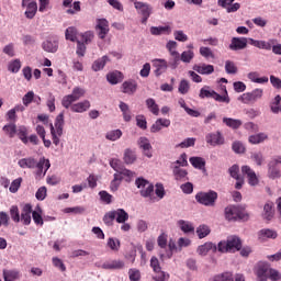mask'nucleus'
<instances>
[{
	"label": "nucleus",
	"instance_id": "54",
	"mask_svg": "<svg viewBox=\"0 0 281 281\" xmlns=\"http://www.w3.org/2000/svg\"><path fill=\"white\" fill-rule=\"evenodd\" d=\"M154 273H156V276L153 277V280L155 281H168L170 279V274L161 271V268L159 271H155Z\"/></svg>",
	"mask_w": 281,
	"mask_h": 281
},
{
	"label": "nucleus",
	"instance_id": "44",
	"mask_svg": "<svg viewBox=\"0 0 281 281\" xmlns=\"http://www.w3.org/2000/svg\"><path fill=\"white\" fill-rule=\"evenodd\" d=\"M178 225L184 234H190L191 232H194V226L190 222H186L183 220L178 221Z\"/></svg>",
	"mask_w": 281,
	"mask_h": 281
},
{
	"label": "nucleus",
	"instance_id": "30",
	"mask_svg": "<svg viewBox=\"0 0 281 281\" xmlns=\"http://www.w3.org/2000/svg\"><path fill=\"white\" fill-rule=\"evenodd\" d=\"M42 48L44 49V52H48L49 54H56V52H58V42H52L47 40L43 42Z\"/></svg>",
	"mask_w": 281,
	"mask_h": 281
},
{
	"label": "nucleus",
	"instance_id": "1",
	"mask_svg": "<svg viewBox=\"0 0 281 281\" xmlns=\"http://www.w3.org/2000/svg\"><path fill=\"white\" fill-rule=\"evenodd\" d=\"M18 166H20V168H29L31 170H34V168H37V171H36L37 177H45L49 168H52V164L49 162V159H46L45 157L40 158L38 161H36V159L32 157L22 158L18 161Z\"/></svg>",
	"mask_w": 281,
	"mask_h": 281
},
{
	"label": "nucleus",
	"instance_id": "26",
	"mask_svg": "<svg viewBox=\"0 0 281 281\" xmlns=\"http://www.w3.org/2000/svg\"><path fill=\"white\" fill-rule=\"evenodd\" d=\"M193 71H196L202 76H210V74H214V67L212 65L206 64L194 65Z\"/></svg>",
	"mask_w": 281,
	"mask_h": 281
},
{
	"label": "nucleus",
	"instance_id": "22",
	"mask_svg": "<svg viewBox=\"0 0 281 281\" xmlns=\"http://www.w3.org/2000/svg\"><path fill=\"white\" fill-rule=\"evenodd\" d=\"M97 30L99 32V38H106V34H109V21H106V19H99Z\"/></svg>",
	"mask_w": 281,
	"mask_h": 281
},
{
	"label": "nucleus",
	"instance_id": "42",
	"mask_svg": "<svg viewBox=\"0 0 281 281\" xmlns=\"http://www.w3.org/2000/svg\"><path fill=\"white\" fill-rule=\"evenodd\" d=\"M209 281H234V274L232 272H223L209 279Z\"/></svg>",
	"mask_w": 281,
	"mask_h": 281
},
{
	"label": "nucleus",
	"instance_id": "58",
	"mask_svg": "<svg viewBox=\"0 0 281 281\" xmlns=\"http://www.w3.org/2000/svg\"><path fill=\"white\" fill-rule=\"evenodd\" d=\"M139 148H143V150L146 153L147 150H150L153 148V145H150V140L146 137H140L138 140Z\"/></svg>",
	"mask_w": 281,
	"mask_h": 281
},
{
	"label": "nucleus",
	"instance_id": "13",
	"mask_svg": "<svg viewBox=\"0 0 281 281\" xmlns=\"http://www.w3.org/2000/svg\"><path fill=\"white\" fill-rule=\"evenodd\" d=\"M110 166L115 170V172H121L124 177H128V179H133V177H135V172L124 168V166H122V160L117 158H112L110 160Z\"/></svg>",
	"mask_w": 281,
	"mask_h": 281
},
{
	"label": "nucleus",
	"instance_id": "4",
	"mask_svg": "<svg viewBox=\"0 0 281 281\" xmlns=\"http://www.w3.org/2000/svg\"><path fill=\"white\" fill-rule=\"evenodd\" d=\"M135 186L140 190V196L144 199H149L151 203H155L157 201V196H155V186L148 180L144 178H137L135 180Z\"/></svg>",
	"mask_w": 281,
	"mask_h": 281
},
{
	"label": "nucleus",
	"instance_id": "41",
	"mask_svg": "<svg viewBox=\"0 0 281 281\" xmlns=\"http://www.w3.org/2000/svg\"><path fill=\"white\" fill-rule=\"evenodd\" d=\"M188 166V155L186 153L181 154L179 159L171 162V168H186Z\"/></svg>",
	"mask_w": 281,
	"mask_h": 281
},
{
	"label": "nucleus",
	"instance_id": "60",
	"mask_svg": "<svg viewBox=\"0 0 281 281\" xmlns=\"http://www.w3.org/2000/svg\"><path fill=\"white\" fill-rule=\"evenodd\" d=\"M136 125L138 126V128L146 131V128H148V122H146V116L137 115L136 116Z\"/></svg>",
	"mask_w": 281,
	"mask_h": 281
},
{
	"label": "nucleus",
	"instance_id": "8",
	"mask_svg": "<svg viewBox=\"0 0 281 281\" xmlns=\"http://www.w3.org/2000/svg\"><path fill=\"white\" fill-rule=\"evenodd\" d=\"M200 98L201 100H205V98H213L216 102H225L226 104H229V95H227V90L225 89V95L218 94L214 90H210V87H203L200 90Z\"/></svg>",
	"mask_w": 281,
	"mask_h": 281
},
{
	"label": "nucleus",
	"instance_id": "14",
	"mask_svg": "<svg viewBox=\"0 0 281 281\" xmlns=\"http://www.w3.org/2000/svg\"><path fill=\"white\" fill-rule=\"evenodd\" d=\"M262 93H263V90L260 88H257V89L252 90L251 92L244 93L239 98V100H241V102L244 104H249L251 102H256L257 100H260V98H262Z\"/></svg>",
	"mask_w": 281,
	"mask_h": 281
},
{
	"label": "nucleus",
	"instance_id": "59",
	"mask_svg": "<svg viewBox=\"0 0 281 281\" xmlns=\"http://www.w3.org/2000/svg\"><path fill=\"white\" fill-rule=\"evenodd\" d=\"M225 71L226 74H238V67H236V64H234V61L226 60Z\"/></svg>",
	"mask_w": 281,
	"mask_h": 281
},
{
	"label": "nucleus",
	"instance_id": "32",
	"mask_svg": "<svg viewBox=\"0 0 281 281\" xmlns=\"http://www.w3.org/2000/svg\"><path fill=\"white\" fill-rule=\"evenodd\" d=\"M123 79L124 77L120 71H113L106 75V80L110 82V85H119V82H122Z\"/></svg>",
	"mask_w": 281,
	"mask_h": 281
},
{
	"label": "nucleus",
	"instance_id": "50",
	"mask_svg": "<svg viewBox=\"0 0 281 281\" xmlns=\"http://www.w3.org/2000/svg\"><path fill=\"white\" fill-rule=\"evenodd\" d=\"M265 139H267V135L261 133V134L249 136L248 142L250 144H262Z\"/></svg>",
	"mask_w": 281,
	"mask_h": 281
},
{
	"label": "nucleus",
	"instance_id": "33",
	"mask_svg": "<svg viewBox=\"0 0 281 281\" xmlns=\"http://www.w3.org/2000/svg\"><path fill=\"white\" fill-rule=\"evenodd\" d=\"M189 161L193 168H196L198 170H203L205 172V159L201 157H191L189 158Z\"/></svg>",
	"mask_w": 281,
	"mask_h": 281
},
{
	"label": "nucleus",
	"instance_id": "39",
	"mask_svg": "<svg viewBox=\"0 0 281 281\" xmlns=\"http://www.w3.org/2000/svg\"><path fill=\"white\" fill-rule=\"evenodd\" d=\"M223 123L226 124L228 128H233V130L240 128V126H243V121L232 119V117H224Z\"/></svg>",
	"mask_w": 281,
	"mask_h": 281
},
{
	"label": "nucleus",
	"instance_id": "9",
	"mask_svg": "<svg viewBox=\"0 0 281 281\" xmlns=\"http://www.w3.org/2000/svg\"><path fill=\"white\" fill-rule=\"evenodd\" d=\"M85 89L80 88V87H75L72 89V93L71 94H67L61 100V106H64V109H69V106H71V104H74V102H78V100H80V98H85Z\"/></svg>",
	"mask_w": 281,
	"mask_h": 281
},
{
	"label": "nucleus",
	"instance_id": "3",
	"mask_svg": "<svg viewBox=\"0 0 281 281\" xmlns=\"http://www.w3.org/2000/svg\"><path fill=\"white\" fill-rule=\"evenodd\" d=\"M158 247H160V259L164 260L165 258H172V254L175 252V249H177V244L175 243V239H170L168 241V235L166 233H161L157 238Z\"/></svg>",
	"mask_w": 281,
	"mask_h": 281
},
{
	"label": "nucleus",
	"instance_id": "7",
	"mask_svg": "<svg viewBox=\"0 0 281 281\" xmlns=\"http://www.w3.org/2000/svg\"><path fill=\"white\" fill-rule=\"evenodd\" d=\"M225 217L227 221H247L249 214L245 212V209L241 206L229 205L225 209Z\"/></svg>",
	"mask_w": 281,
	"mask_h": 281
},
{
	"label": "nucleus",
	"instance_id": "64",
	"mask_svg": "<svg viewBox=\"0 0 281 281\" xmlns=\"http://www.w3.org/2000/svg\"><path fill=\"white\" fill-rule=\"evenodd\" d=\"M268 278H269L271 281H278V280H281V273H280V271L270 268Z\"/></svg>",
	"mask_w": 281,
	"mask_h": 281
},
{
	"label": "nucleus",
	"instance_id": "63",
	"mask_svg": "<svg viewBox=\"0 0 281 281\" xmlns=\"http://www.w3.org/2000/svg\"><path fill=\"white\" fill-rule=\"evenodd\" d=\"M42 211H33L32 213V218L35 223V225H41L43 226L44 225V222H43V215L41 214Z\"/></svg>",
	"mask_w": 281,
	"mask_h": 281
},
{
	"label": "nucleus",
	"instance_id": "29",
	"mask_svg": "<svg viewBox=\"0 0 281 281\" xmlns=\"http://www.w3.org/2000/svg\"><path fill=\"white\" fill-rule=\"evenodd\" d=\"M106 63H109V56H106V55L94 60L92 64V71H102V69H104V67H106Z\"/></svg>",
	"mask_w": 281,
	"mask_h": 281
},
{
	"label": "nucleus",
	"instance_id": "21",
	"mask_svg": "<svg viewBox=\"0 0 281 281\" xmlns=\"http://www.w3.org/2000/svg\"><path fill=\"white\" fill-rule=\"evenodd\" d=\"M69 109L72 113H86L88 109H91V102L89 100H83L75 104L71 103Z\"/></svg>",
	"mask_w": 281,
	"mask_h": 281
},
{
	"label": "nucleus",
	"instance_id": "36",
	"mask_svg": "<svg viewBox=\"0 0 281 281\" xmlns=\"http://www.w3.org/2000/svg\"><path fill=\"white\" fill-rule=\"evenodd\" d=\"M172 30H170V26H151L150 27V34L153 36H160V34H170Z\"/></svg>",
	"mask_w": 281,
	"mask_h": 281
},
{
	"label": "nucleus",
	"instance_id": "57",
	"mask_svg": "<svg viewBox=\"0 0 281 281\" xmlns=\"http://www.w3.org/2000/svg\"><path fill=\"white\" fill-rule=\"evenodd\" d=\"M18 136L21 139V142L23 144H27L29 139H27V127L25 126H21L18 130Z\"/></svg>",
	"mask_w": 281,
	"mask_h": 281
},
{
	"label": "nucleus",
	"instance_id": "19",
	"mask_svg": "<svg viewBox=\"0 0 281 281\" xmlns=\"http://www.w3.org/2000/svg\"><path fill=\"white\" fill-rule=\"evenodd\" d=\"M32 204H24L21 211L20 221L23 225H31L32 223Z\"/></svg>",
	"mask_w": 281,
	"mask_h": 281
},
{
	"label": "nucleus",
	"instance_id": "62",
	"mask_svg": "<svg viewBox=\"0 0 281 281\" xmlns=\"http://www.w3.org/2000/svg\"><path fill=\"white\" fill-rule=\"evenodd\" d=\"M130 281H139L142 280V272L137 269H130L128 270Z\"/></svg>",
	"mask_w": 281,
	"mask_h": 281
},
{
	"label": "nucleus",
	"instance_id": "17",
	"mask_svg": "<svg viewBox=\"0 0 281 281\" xmlns=\"http://www.w3.org/2000/svg\"><path fill=\"white\" fill-rule=\"evenodd\" d=\"M247 37H233L228 47L232 52H240L247 49Z\"/></svg>",
	"mask_w": 281,
	"mask_h": 281
},
{
	"label": "nucleus",
	"instance_id": "2",
	"mask_svg": "<svg viewBox=\"0 0 281 281\" xmlns=\"http://www.w3.org/2000/svg\"><path fill=\"white\" fill-rule=\"evenodd\" d=\"M243 249V241L238 236H229L226 240H221L217 244V251L220 254H236Z\"/></svg>",
	"mask_w": 281,
	"mask_h": 281
},
{
	"label": "nucleus",
	"instance_id": "10",
	"mask_svg": "<svg viewBox=\"0 0 281 281\" xmlns=\"http://www.w3.org/2000/svg\"><path fill=\"white\" fill-rule=\"evenodd\" d=\"M271 266L265 261H260L255 267V276L257 277V281H268L269 280V271Z\"/></svg>",
	"mask_w": 281,
	"mask_h": 281
},
{
	"label": "nucleus",
	"instance_id": "27",
	"mask_svg": "<svg viewBox=\"0 0 281 281\" xmlns=\"http://www.w3.org/2000/svg\"><path fill=\"white\" fill-rule=\"evenodd\" d=\"M122 91L127 95H133L137 91V82L134 80H127L122 83Z\"/></svg>",
	"mask_w": 281,
	"mask_h": 281
},
{
	"label": "nucleus",
	"instance_id": "38",
	"mask_svg": "<svg viewBox=\"0 0 281 281\" xmlns=\"http://www.w3.org/2000/svg\"><path fill=\"white\" fill-rule=\"evenodd\" d=\"M123 180H124V173L116 171L114 173L113 180L111 181V190L115 192L117 188H120V183H122Z\"/></svg>",
	"mask_w": 281,
	"mask_h": 281
},
{
	"label": "nucleus",
	"instance_id": "20",
	"mask_svg": "<svg viewBox=\"0 0 281 281\" xmlns=\"http://www.w3.org/2000/svg\"><path fill=\"white\" fill-rule=\"evenodd\" d=\"M210 251H213V254H216L218 251V246L212 241H206L203 245H200L196 249V252L199 256H207Z\"/></svg>",
	"mask_w": 281,
	"mask_h": 281
},
{
	"label": "nucleus",
	"instance_id": "52",
	"mask_svg": "<svg viewBox=\"0 0 281 281\" xmlns=\"http://www.w3.org/2000/svg\"><path fill=\"white\" fill-rule=\"evenodd\" d=\"M280 102H281V97L280 94H277L274 97V100L270 103V109L272 111V113H280Z\"/></svg>",
	"mask_w": 281,
	"mask_h": 281
},
{
	"label": "nucleus",
	"instance_id": "51",
	"mask_svg": "<svg viewBox=\"0 0 281 281\" xmlns=\"http://www.w3.org/2000/svg\"><path fill=\"white\" fill-rule=\"evenodd\" d=\"M2 131L5 135H9V137H14V135H16V125L14 123L7 124L3 126Z\"/></svg>",
	"mask_w": 281,
	"mask_h": 281
},
{
	"label": "nucleus",
	"instance_id": "28",
	"mask_svg": "<svg viewBox=\"0 0 281 281\" xmlns=\"http://www.w3.org/2000/svg\"><path fill=\"white\" fill-rule=\"evenodd\" d=\"M125 265L123 260H111V261H105L102 265V269H108V270H120L124 269Z\"/></svg>",
	"mask_w": 281,
	"mask_h": 281
},
{
	"label": "nucleus",
	"instance_id": "47",
	"mask_svg": "<svg viewBox=\"0 0 281 281\" xmlns=\"http://www.w3.org/2000/svg\"><path fill=\"white\" fill-rule=\"evenodd\" d=\"M120 137H122V130H113L105 135V139H109L110 142H117Z\"/></svg>",
	"mask_w": 281,
	"mask_h": 281
},
{
	"label": "nucleus",
	"instance_id": "40",
	"mask_svg": "<svg viewBox=\"0 0 281 281\" xmlns=\"http://www.w3.org/2000/svg\"><path fill=\"white\" fill-rule=\"evenodd\" d=\"M123 160L124 164H126L127 166L131 164H135V161L137 160V155H135V151L131 149H125Z\"/></svg>",
	"mask_w": 281,
	"mask_h": 281
},
{
	"label": "nucleus",
	"instance_id": "43",
	"mask_svg": "<svg viewBox=\"0 0 281 281\" xmlns=\"http://www.w3.org/2000/svg\"><path fill=\"white\" fill-rule=\"evenodd\" d=\"M146 106L153 113V115H159V105L155 101V99L149 98L146 100Z\"/></svg>",
	"mask_w": 281,
	"mask_h": 281
},
{
	"label": "nucleus",
	"instance_id": "24",
	"mask_svg": "<svg viewBox=\"0 0 281 281\" xmlns=\"http://www.w3.org/2000/svg\"><path fill=\"white\" fill-rule=\"evenodd\" d=\"M276 216V210H273V202H268L263 205L262 218L263 221H272Z\"/></svg>",
	"mask_w": 281,
	"mask_h": 281
},
{
	"label": "nucleus",
	"instance_id": "16",
	"mask_svg": "<svg viewBox=\"0 0 281 281\" xmlns=\"http://www.w3.org/2000/svg\"><path fill=\"white\" fill-rule=\"evenodd\" d=\"M205 139L206 144H210V146H223V144H225V137H223L221 132L210 133L205 136Z\"/></svg>",
	"mask_w": 281,
	"mask_h": 281
},
{
	"label": "nucleus",
	"instance_id": "49",
	"mask_svg": "<svg viewBox=\"0 0 281 281\" xmlns=\"http://www.w3.org/2000/svg\"><path fill=\"white\" fill-rule=\"evenodd\" d=\"M113 221H115V211H110L104 214L103 216V223L108 226L111 227L113 226Z\"/></svg>",
	"mask_w": 281,
	"mask_h": 281
},
{
	"label": "nucleus",
	"instance_id": "37",
	"mask_svg": "<svg viewBox=\"0 0 281 281\" xmlns=\"http://www.w3.org/2000/svg\"><path fill=\"white\" fill-rule=\"evenodd\" d=\"M114 217L116 223H126L128 221V213L124 209H117L114 211Z\"/></svg>",
	"mask_w": 281,
	"mask_h": 281
},
{
	"label": "nucleus",
	"instance_id": "11",
	"mask_svg": "<svg viewBox=\"0 0 281 281\" xmlns=\"http://www.w3.org/2000/svg\"><path fill=\"white\" fill-rule=\"evenodd\" d=\"M280 165H281V157L273 158L268 164V177L269 179H280Z\"/></svg>",
	"mask_w": 281,
	"mask_h": 281
},
{
	"label": "nucleus",
	"instance_id": "23",
	"mask_svg": "<svg viewBox=\"0 0 281 281\" xmlns=\"http://www.w3.org/2000/svg\"><path fill=\"white\" fill-rule=\"evenodd\" d=\"M153 66L155 67V76H161L168 69V61L166 59H154Z\"/></svg>",
	"mask_w": 281,
	"mask_h": 281
},
{
	"label": "nucleus",
	"instance_id": "56",
	"mask_svg": "<svg viewBox=\"0 0 281 281\" xmlns=\"http://www.w3.org/2000/svg\"><path fill=\"white\" fill-rule=\"evenodd\" d=\"M194 58V52L193 50H184L182 52L180 56V60L182 63H192V59Z\"/></svg>",
	"mask_w": 281,
	"mask_h": 281
},
{
	"label": "nucleus",
	"instance_id": "31",
	"mask_svg": "<svg viewBox=\"0 0 281 281\" xmlns=\"http://www.w3.org/2000/svg\"><path fill=\"white\" fill-rule=\"evenodd\" d=\"M65 38L66 41H70L71 43H77L78 40V29L76 26H70L66 29L65 32Z\"/></svg>",
	"mask_w": 281,
	"mask_h": 281
},
{
	"label": "nucleus",
	"instance_id": "55",
	"mask_svg": "<svg viewBox=\"0 0 281 281\" xmlns=\"http://www.w3.org/2000/svg\"><path fill=\"white\" fill-rule=\"evenodd\" d=\"M210 227L207 225H200L196 228V234L199 238H205L206 236H210Z\"/></svg>",
	"mask_w": 281,
	"mask_h": 281
},
{
	"label": "nucleus",
	"instance_id": "25",
	"mask_svg": "<svg viewBox=\"0 0 281 281\" xmlns=\"http://www.w3.org/2000/svg\"><path fill=\"white\" fill-rule=\"evenodd\" d=\"M171 170L176 181H188V170L181 167H171Z\"/></svg>",
	"mask_w": 281,
	"mask_h": 281
},
{
	"label": "nucleus",
	"instance_id": "46",
	"mask_svg": "<svg viewBox=\"0 0 281 281\" xmlns=\"http://www.w3.org/2000/svg\"><path fill=\"white\" fill-rule=\"evenodd\" d=\"M171 58L168 63V66L171 69H177V67H179V61L181 60V55H179V53H171Z\"/></svg>",
	"mask_w": 281,
	"mask_h": 281
},
{
	"label": "nucleus",
	"instance_id": "53",
	"mask_svg": "<svg viewBox=\"0 0 281 281\" xmlns=\"http://www.w3.org/2000/svg\"><path fill=\"white\" fill-rule=\"evenodd\" d=\"M178 91L182 95H186L190 91V81L182 79L179 83Z\"/></svg>",
	"mask_w": 281,
	"mask_h": 281
},
{
	"label": "nucleus",
	"instance_id": "6",
	"mask_svg": "<svg viewBox=\"0 0 281 281\" xmlns=\"http://www.w3.org/2000/svg\"><path fill=\"white\" fill-rule=\"evenodd\" d=\"M218 199V193L216 191L210 190L209 192H199L195 195V201L201 205L206 207H214Z\"/></svg>",
	"mask_w": 281,
	"mask_h": 281
},
{
	"label": "nucleus",
	"instance_id": "18",
	"mask_svg": "<svg viewBox=\"0 0 281 281\" xmlns=\"http://www.w3.org/2000/svg\"><path fill=\"white\" fill-rule=\"evenodd\" d=\"M243 175L247 176L248 183L252 187H256L260 183V180L258 179V176L256 175V171L251 169L249 166H243L241 167Z\"/></svg>",
	"mask_w": 281,
	"mask_h": 281
},
{
	"label": "nucleus",
	"instance_id": "15",
	"mask_svg": "<svg viewBox=\"0 0 281 281\" xmlns=\"http://www.w3.org/2000/svg\"><path fill=\"white\" fill-rule=\"evenodd\" d=\"M22 8H26L24 12L26 19H34L38 12V4L34 0H22Z\"/></svg>",
	"mask_w": 281,
	"mask_h": 281
},
{
	"label": "nucleus",
	"instance_id": "12",
	"mask_svg": "<svg viewBox=\"0 0 281 281\" xmlns=\"http://www.w3.org/2000/svg\"><path fill=\"white\" fill-rule=\"evenodd\" d=\"M134 7L138 11V14L143 16L142 23H147L148 19H150L153 8L149 7V4L146 2H138V1L134 2Z\"/></svg>",
	"mask_w": 281,
	"mask_h": 281
},
{
	"label": "nucleus",
	"instance_id": "61",
	"mask_svg": "<svg viewBox=\"0 0 281 281\" xmlns=\"http://www.w3.org/2000/svg\"><path fill=\"white\" fill-rule=\"evenodd\" d=\"M21 70V60L15 59L9 64V71L12 74H19Z\"/></svg>",
	"mask_w": 281,
	"mask_h": 281
},
{
	"label": "nucleus",
	"instance_id": "48",
	"mask_svg": "<svg viewBox=\"0 0 281 281\" xmlns=\"http://www.w3.org/2000/svg\"><path fill=\"white\" fill-rule=\"evenodd\" d=\"M77 49H76V54L79 58H85V55L87 54V45H85V43H82L80 40H78L77 42Z\"/></svg>",
	"mask_w": 281,
	"mask_h": 281
},
{
	"label": "nucleus",
	"instance_id": "35",
	"mask_svg": "<svg viewBox=\"0 0 281 281\" xmlns=\"http://www.w3.org/2000/svg\"><path fill=\"white\" fill-rule=\"evenodd\" d=\"M259 238L260 240H265V238H272V240H276V238H278V232L269 228L261 229L259 232Z\"/></svg>",
	"mask_w": 281,
	"mask_h": 281
},
{
	"label": "nucleus",
	"instance_id": "45",
	"mask_svg": "<svg viewBox=\"0 0 281 281\" xmlns=\"http://www.w3.org/2000/svg\"><path fill=\"white\" fill-rule=\"evenodd\" d=\"M10 216L13 223H21V212L19 211V206L12 205L10 207Z\"/></svg>",
	"mask_w": 281,
	"mask_h": 281
},
{
	"label": "nucleus",
	"instance_id": "34",
	"mask_svg": "<svg viewBox=\"0 0 281 281\" xmlns=\"http://www.w3.org/2000/svg\"><path fill=\"white\" fill-rule=\"evenodd\" d=\"M249 43L254 46V47H258V49H267L268 52L271 49V43L267 42V41H258V40H254V38H249Z\"/></svg>",
	"mask_w": 281,
	"mask_h": 281
},
{
	"label": "nucleus",
	"instance_id": "5",
	"mask_svg": "<svg viewBox=\"0 0 281 281\" xmlns=\"http://www.w3.org/2000/svg\"><path fill=\"white\" fill-rule=\"evenodd\" d=\"M65 126V114L60 113L57 115L55 120V127L54 124H50V135L53 139V144L58 146L60 144V137H63V128Z\"/></svg>",
	"mask_w": 281,
	"mask_h": 281
}]
</instances>
